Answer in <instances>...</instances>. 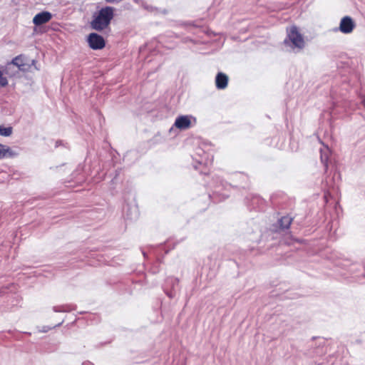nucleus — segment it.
Instances as JSON below:
<instances>
[{
    "mask_svg": "<svg viewBox=\"0 0 365 365\" xmlns=\"http://www.w3.org/2000/svg\"><path fill=\"white\" fill-rule=\"evenodd\" d=\"M228 78L227 76L222 73H219L216 76V86L219 89H223L225 88L227 85Z\"/></svg>",
    "mask_w": 365,
    "mask_h": 365,
    "instance_id": "6e6552de",
    "label": "nucleus"
},
{
    "mask_svg": "<svg viewBox=\"0 0 365 365\" xmlns=\"http://www.w3.org/2000/svg\"><path fill=\"white\" fill-rule=\"evenodd\" d=\"M8 84L7 79L3 76V73L0 71V86L4 87Z\"/></svg>",
    "mask_w": 365,
    "mask_h": 365,
    "instance_id": "f8f14e48",
    "label": "nucleus"
},
{
    "mask_svg": "<svg viewBox=\"0 0 365 365\" xmlns=\"http://www.w3.org/2000/svg\"><path fill=\"white\" fill-rule=\"evenodd\" d=\"M16 155V153L11 150L9 147L0 144V158Z\"/></svg>",
    "mask_w": 365,
    "mask_h": 365,
    "instance_id": "1a4fd4ad",
    "label": "nucleus"
},
{
    "mask_svg": "<svg viewBox=\"0 0 365 365\" xmlns=\"http://www.w3.org/2000/svg\"><path fill=\"white\" fill-rule=\"evenodd\" d=\"M113 16V10L110 7L102 9L97 16L91 22L93 29L101 31L106 28Z\"/></svg>",
    "mask_w": 365,
    "mask_h": 365,
    "instance_id": "f257e3e1",
    "label": "nucleus"
},
{
    "mask_svg": "<svg viewBox=\"0 0 365 365\" xmlns=\"http://www.w3.org/2000/svg\"><path fill=\"white\" fill-rule=\"evenodd\" d=\"M25 57L22 55L18 56L12 61V63L17 66L19 70L25 71L29 69L30 65L25 63Z\"/></svg>",
    "mask_w": 365,
    "mask_h": 365,
    "instance_id": "0eeeda50",
    "label": "nucleus"
},
{
    "mask_svg": "<svg viewBox=\"0 0 365 365\" xmlns=\"http://www.w3.org/2000/svg\"><path fill=\"white\" fill-rule=\"evenodd\" d=\"M12 133V128L11 127H7L4 128L1 125H0V135L3 136H9Z\"/></svg>",
    "mask_w": 365,
    "mask_h": 365,
    "instance_id": "9b49d317",
    "label": "nucleus"
},
{
    "mask_svg": "<svg viewBox=\"0 0 365 365\" xmlns=\"http://www.w3.org/2000/svg\"><path fill=\"white\" fill-rule=\"evenodd\" d=\"M292 219L290 217L284 216L279 220V226L282 229H288L292 223Z\"/></svg>",
    "mask_w": 365,
    "mask_h": 365,
    "instance_id": "9d476101",
    "label": "nucleus"
},
{
    "mask_svg": "<svg viewBox=\"0 0 365 365\" xmlns=\"http://www.w3.org/2000/svg\"><path fill=\"white\" fill-rule=\"evenodd\" d=\"M354 24L351 19L349 16L344 17L340 23V31L343 33L348 34L352 31Z\"/></svg>",
    "mask_w": 365,
    "mask_h": 365,
    "instance_id": "39448f33",
    "label": "nucleus"
},
{
    "mask_svg": "<svg viewBox=\"0 0 365 365\" xmlns=\"http://www.w3.org/2000/svg\"><path fill=\"white\" fill-rule=\"evenodd\" d=\"M288 38L295 47L302 48L304 46L302 36L299 33L296 26H292L288 31Z\"/></svg>",
    "mask_w": 365,
    "mask_h": 365,
    "instance_id": "f03ea898",
    "label": "nucleus"
},
{
    "mask_svg": "<svg viewBox=\"0 0 365 365\" xmlns=\"http://www.w3.org/2000/svg\"><path fill=\"white\" fill-rule=\"evenodd\" d=\"M52 18V15L48 11H42L37 14L33 19V23L36 26H41L48 22Z\"/></svg>",
    "mask_w": 365,
    "mask_h": 365,
    "instance_id": "20e7f679",
    "label": "nucleus"
},
{
    "mask_svg": "<svg viewBox=\"0 0 365 365\" xmlns=\"http://www.w3.org/2000/svg\"><path fill=\"white\" fill-rule=\"evenodd\" d=\"M191 125L190 119L187 115H182L178 118L175 122V125L179 129L188 128Z\"/></svg>",
    "mask_w": 365,
    "mask_h": 365,
    "instance_id": "423d86ee",
    "label": "nucleus"
},
{
    "mask_svg": "<svg viewBox=\"0 0 365 365\" xmlns=\"http://www.w3.org/2000/svg\"><path fill=\"white\" fill-rule=\"evenodd\" d=\"M88 42L90 47L93 49H101L105 46L103 38L95 33L91 34L88 36Z\"/></svg>",
    "mask_w": 365,
    "mask_h": 365,
    "instance_id": "7ed1b4c3",
    "label": "nucleus"
}]
</instances>
